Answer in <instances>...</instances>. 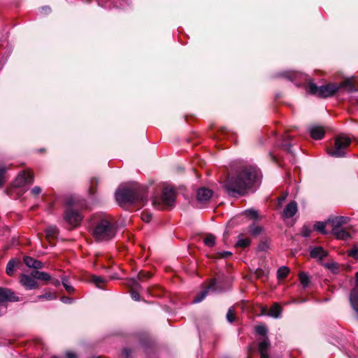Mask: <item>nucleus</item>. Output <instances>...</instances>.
Instances as JSON below:
<instances>
[{"label": "nucleus", "mask_w": 358, "mask_h": 358, "mask_svg": "<svg viewBox=\"0 0 358 358\" xmlns=\"http://www.w3.org/2000/svg\"><path fill=\"white\" fill-rule=\"evenodd\" d=\"M31 192L33 195L37 196L41 192V189L38 186H35L31 189Z\"/></svg>", "instance_id": "46"}, {"label": "nucleus", "mask_w": 358, "mask_h": 358, "mask_svg": "<svg viewBox=\"0 0 358 358\" xmlns=\"http://www.w3.org/2000/svg\"><path fill=\"white\" fill-rule=\"evenodd\" d=\"M52 358H59V357H53Z\"/></svg>", "instance_id": "57"}, {"label": "nucleus", "mask_w": 358, "mask_h": 358, "mask_svg": "<svg viewBox=\"0 0 358 358\" xmlns=\"http://www.w3.org/2000/svg\"><path fill=\"white\" fill-rule=\"evenodd\" d=\"M66 204L69 206V208L64 212V219L71 227H77L83 220V215L78 209H86L87 204L85 200L76 198L69 199Z\"/></svg>", "instance_id": "3"}, {"label": "nucleus", "mask_w": 358, "mask_h": 358, "mask_svg": "<svg viewBox=\"0 0 358 358\" xmlns=\"http://www.w3.org/2000/svg\"><path fill=\"white\" fill-rule=\"evenodd\" d=\"M215 284V280H212L209 286L199 293L193 299V303H199L208 294L210 289H214V285Z\"/></svg>", "instance_id": "14"}, {"label": "nucleus", "mask_w": 358, "mask_h": 358, "mask_svg": "<svg viewBox=\"0 0 358 358\" xmlns=\"http://www.w3.org/2000/svg\"><path fill=\"white\" fill-rule=\"evenodd\" d=\"M142 220L145 222H149L152 219V215L150 213H143L141 215Z\"/></svg>", "instance_id": "44"}, {"label": "nucleus", "mask_w": 358, "mask_h": 358, "mask_svg": "<svg viewBox=\"0 0 358 358\" xmlns=\"http://www.w3.org/2000/svg\"><path fill=\"white\" fill-rule=\"evenodd\" d=\"M281 313V307L277 304H273L269 310V315L274 317H278Z\"/></svg>", "instance_id": "26"}, {"label": "nucleus", "mask_w": 358, "mask_h": 358, "mask_svg": "<svg viewBox=\"0 0 358 358\" xmlns=\"http://www.w3.org/2000/svg\"><path fill=\"white\" fill-rule=\"evenodd\" d=\"M62 301L64 302V303H71V298H69V297H63L62 299Z\"/></svg>", "instance_id": "51"}, {"label": "nucleus", "mask_w": 358, "mask_h": 358, "mask_svg": "<svg viewBox=\"0 0 358 358\" xmlns=\"http://www.w3.org/2000/svg\"><path fill=\"white\" fill-rule=\"evenodd\" d=\"M349 218L343 216H338L332 219H329L328 222L331 224L333 228H342L341 227L348 223Z\"/></svg>", "instance_id": "15"}, {"label": "nucleus", "mask_w": 358, "mask_h": 358, "mask_svg": "<svg viewBox=\"0 0 358 358\" xmlns=\"http://www.w3.org/2000/svg\"><path fill=\"white\" fill-rule=\"evenodd\" d=\"M292 139V136L289 135H286L283 139L281 144V146L285 148V149L288 151L291 152V146L292 145L289 143V141Z\"/></svg>", "instance_id": "30"}, {"label": "nucleus", "mask_w": 358, "mask_h": 358, "mask_svg": "<svg viewBox=\"0 0 358 358\" xmlns=\"http://www.w3.org/2000/svg\"><path fill=\"white\" fill-rule=\"evenodd\" d=\"M34 182V176L29 171H24L20 173L15 181L16 187H22L25 185L31 184Z\"/></svg>", "instance_id": "8"}, {"label": "nucleus", "mask_w": 358, "mask_h": 358, "mask_svg": "<svg viewBox=\"0 0 358 358\" xmlns=\"http://www.w3.org/2000/svg\"><path fill=\"white\" fill-rule=\"evenodd\" d=\"M303 236H304L305 237H308V236H310V231H307V230H305V231L303 232Z\"/></svg>", "instance_id": "54"}, {"label": "nucleus", "mask_w": 358, "mask_h": 358, "mask_svg": "<svg viewBox=\"0 0 358 358\" xmlns=\"http://www.w3.org/2000/svg\"><path fill=\"white\" fill-rule=\"evenodd\" d=\"M24 264L29 268H33L35 269L42 268L43 267V264L38 261L31 257L26 256L24 257Z\"/></svg>", "instance_id": "18"}, {"label": "nucleus", "mask_w": 358, "mask_h": 358, "mask_svg": "<svg viewBox=\"0 0 358 358\" xmlns=\"http://www.w3.org/2000/svg\"><path fill=\"white\" fill-rule=\"evenodd\" d=\"M302 75L297 72H286L283 73V76L288 78L292 81H294L297 78L301 77Z\"/></svg>", "instance_id": "35"}, {"label": "nucleus", "mask_w": 358, "mask_h": 358, "mask_svg": "<svg viewBox=\"0 0 358 358\" xmlns=\"http://www.w3.org/2000/svg\"><path fill=\"white\" fill-rule=\"evenodd\" d=\"M356 286H358V272L356 273Z\"/></svg>", "instance_id": "55"}, {"label": "nucleus", "mask_w": 358, "mask_h": 358, "mask_svg": "<svg viewBox=\"0 0 358 358\" xmlns=\"http://www.w3.org/2000/svg\"><path fill=\"white\" fill-rule=\"evenodd\" d=\"M90 280L99 288H102L101 285L105 282L104 278L96 275L91 276Z\"/></svg>", "instance_id": "29"}, {"label": "nucleus", "mask_w": 358, "mask_h": 358, "mask_svg": "<svg viewBox=\"0 0 358 358\" xmlns=\"http://www.w3.org/2000/svg\"><path fill=\"white\" fill-rule=\"evenodd\" d=\"M31 276L36 280L42 281H49L51 279L50 275L43 271H31Z\"/></svg>", "instance_id": "22"}, {"label": "nucleus", "mask_w": 358, "mask_h": 358, "mask_svg": "<svg viewBox=\"0 0 358 358\" xmlns=\"http://www.w3.org/2000/svg\"><path fill=\"white\" fill-rule=\"evenodd\" d=\"M327 223H329V222H327ZM326 224H327V222H317L314 224V229L323 234H327V231H325Z\"/></svg>", "instance_id": "32"}, {"label": "nucleus", "mask_w": 358, "mask_h": 358, "mask_svg": "<svg viewBox=\"0 0 358 358\" xmlns=\"http://www.w3.org/2000/svg\"><path fill=\"white\" fill-rule=\"evenodd\" d=\"M299 280H300L301 284L304 287H306L309 284V277L304 272H301L299 273Z\"/></svg>", "instance_id": "34"}, {"label": "nucleus", "mask_w": 358, "mask_h": 358, "mask_svg": "<svg viewBox=\"0 0 358 358\" xmlns=\"http://www.w3.org/2000/svg\"><path fill=\"white\" fill-rule=\"evenodd\" d=\"M115 199L120 205L126 203L144 205L147 201L146 189L137 183L130 187L120 188L115 192Z\"/></svg>", "instance_id": "2"}, {"label": "nucleus", "mask_w": 358, "mask_h": 358, "mask_svg": "<svg viewBox=\"0 0 358 358\" xmlns=\"http://www.w3.org/2000/svg\"><path fill=\"white\" fill-rule=\"evenodd\" d=\"M206 245L213 247L215 244V236L213 234H208L203 240Z\"/></svg>", "instance_id": "31"}, {"label": "nucleus", "mask_w": 358, "mask_h": 358, "mask_svg": "<svg viewBox=\"0 0 358 358\" xmlns=\"http://www.w3.org/2000/svg\"><path fill=\"white\" fill-rule=\"evenodd\" d=\"M258 169L252 166H242L231 171L224 181L223 187L231 196L244 195L257 182Z\"/></svg>", "instance_id": "1"}, {"label": "nucleus", "mask_w": 358, "mask_h": 358, "mask_svg": "<svg viewBox=\"0 0 358 358\" xmlns=\"http://www.w3.org/2000/svg\"><path fill=\"white\" fill-rule=\"evenodd\" d=\"M59 233V230L56 226L48 227L45 230L46 238L49 240L55 238Z\"/></svg>", "instance_id": "25"}, {"label": "nucleus", "mask_w": 358, "mask_h": 358, "mask_svg": "<svg viewBox=\"0 0 358 358\" xmlns=\"http://www.w3.org/2000/svg\"><path fill=\"white\" fill-rule=\"evenodd\" d=\"M357 104H358V99H357Z\"/></svg>", "instance_id": "58"}, {"label": "nucleus", "mask_w": 358, "mask_h": 358, "mask_svg": "<svg viewBox=\"0 0 358 358\" xmlns=\"http://www.w3.org/2000/svg\"><path fill=\"white\" fill-rule=\"evenodd\" d=\"M269 241L268 239L264 238L261 240L259 245L258 250L259 251H265L269 248Z\"/></svg>", "instance_id": "33"}, {"label": "nucleus", "mask_w": 358, "mask_h": 358, "mask_svg": "<svg viewBox=\"0 0 358 358\" xmlns=\"http://www.w3.org/2000/svg\"><path fill=\"white\" fill-rule=\"evenodd\" d=\"M55 285H59V282L58 280H56V282H55Z\"/></svg>", "instance_id": "56"}, {"label": "nucleus", "mask_w": 358, "mask_h": 358, "mask_svg": "<svg viewBox=\"0 0 358 358\" xmlns=\"http://www.w3.org/2000/svg\"><path fill=\"white\" fill-rule=\"evenodd\" d=\"M232 255V253L231 252H217L216 255V258H227L228 257H230Z\"/></svg>", "instance_id": "45"}, {"label": "nucleus", "mask_w": 358, "mask_h": 358, "mask_svg": "<svg viewBox=\"0 0 358 358\" xmlns=\"http://www.w3.org/2000/svg\"><path fill=\"white\" fill-rule=\"evenodd\" d=\"M150 277H151V274L150 273V272L141 271L138 274V278L140 280H145L146 278H149Z\"/></svg>", "instance_id": "42"}, {"label": "nucleus", "mask_w": 358, "mask_h": 358, "mask_svg": "<svg viewBox=\"0 0 358 358\" xmlns=\"http://www.w3.org/2000/svg\"><path fill=\"white\" fill-rule=\"evenodd\" d=\"M115 234L116 228L110 216H105L98 220L92 229V236L98 242L110 241Z\"/></svg>", "instance_id": "4"}, {"label": "nucleus", "mask_w": 358, "mask_h": 358, "mask_svg": "<svg viewBox=\"0 0 358 358\" xmlns=\"http://www.w3.org/2000/svg\"><path fill=\"white\" fill-rule=\"evenodd\" d=\"M255 331H256L257 334H258L259 335H262V336H266V334L267 333V329L264 325L257 326L255 328Z\"/></svg>", "instance_id": "39"}, {"label": "nucleus", "mask_w": 358, "mask_h": 358, "mask_svg": "<svg viewBox=\"0 0 358 358\" xmlns=\"http://www.w3.org/2000/svg\"><path fill=\"white\" fill-rule=\"evenodd\" d=\"M351 138L345 135H340L335 138L334 146L327 150L329 155L335 157H344L347 152Z\"/></svg>", "instance_id": "7"}, {"label": "nucleus", "mask_w": 358, "mask_h": 358, "mask_svg": "<svg viewBox=\"0 0 358 358\" xmlns=\"http://www.w3.org/2000/svg\"><path fill=\"white\" fill-rule=\"evenodd\" d=\"M327 252L322 247H315L310 250V256L313 258L322 259L327 257Z\"/></svg>", "instance_id": "21"}, {"label": "nucleus", "mask_w": 358, "mask_h": 358, "mask_svg": "<svg viewBox=\"0 0 358 358\" xmlns=\"http://www.w3.org/2000/svg\"><path fill=\"white\" fill-rule=\"evenodd\" d=\"M289 269L287 266H281L278 268L277 274L279 279H283L287 276Z\"/></svg>", "instance_id": "28"}, {"label": "nucleus", "mask_w": 358, "mask_h": 358, "mask_svg": "<svg viewBox=\"0 0 358 358\" xmlns=\"http://www.w3.org/2000/svg\"><path fill=\"white\" fill-rule=\"evenodd\" d=\"M287 197V194L284 195V196H282L281 197H280L278 199V202L280 204H281L286 199Z\"/></svg>", "instance_id": "52"}, {"label": "nucleus", "mask_w": 358, "mask_h": 358, "mask_svg": "<svg viewBox=\"0 0 358 358\" xmlns=\"http://www.w3.org/2000/svg\"><path fill=\"white\" fill-rule=\"evenodd\" d=\"M251 243V239L248 237H245L243 234H241L238 236V241L235 244V247L245 248L248 247Z\"/></svg>", "instance_id": "20"}, {"label": "nucleus", "mask_w": 358, "mask_h": 358, "mask_svg": "<svg viewBox=\"0 0 358 358\" xmlns=\"http://www.w3.org/2000/svg\"><path fill=\"white\" fill-rule=\"evenodd\" d=\"M98 182V179L96 178H92L90 180V185L88 189V192L90 195H94L96 193Z\"/></svg>", "instance_id": "27"}, {"label": "nucleus", "mask_w": 358, "mask_h": 358, "mask_svg": "<svg viewBox=\"0 0 358 358\" xmlns=\"http://www.w3.org/2000/svg\"><path fill=\"white\" fill-rule=\"evenodd\" d=\"M6 311V307L0 303V316L5 313Z\"/></svg>", "instance_id": "50"}, {"label": "nucleus", "mask_w": 358, "mask_h": 358, "mask_svg": "<svg viewBox=\"0 0 358 358\" xmlns=\"http://www.w3.org/2000/svg\"><path fill=\"white\" fill-rule=\"evenodd\" d=\"M306 90L310 94L320 98H327L334 96L338 91L339 86L336 83H330L319 87L310 80Z\"/></svg>", "instance_id": "5"}, {"label": "nucleus", "mask_w": 358, "mask_h": 358, "mask_svg": "<svg viewBox=\"0 0 358 358\" xmlns=\"http://www.w3.org/2000/svg\"><path fill=\"white\" fill-rule=\"evenodd\" d=\"M131 296L135 301L140 300V295L138 292V290L141 288V285L136 280H132L131 282Z\"/></svg>", "instance_id": "23"}, {"label": "nucleus", "mask_w": 358, "mask_h": 358, "mask_svg": "<svg viewBox=\"0 0 358 358\" xmlns=\"http://www.w3.org/2000/svg\"><path fill=\"white\" fill-rule=\"evenodd\" d=\"M324 130L323 127L320 126H314L310 128V136L315 140H320L324 136Z\"/></svg>", "instance_id": "17"}, {"label": "nucleus", "mask_w": 358, "mask_h": 358, "mask_svg": "<svg viewBox=\"0 0 358 358\" xmlns=\"http://www.w3.org/2000/svg\"><path fill=\"white\" fill-rule=\"evenodd\" d=\"M263 273L264 272L262 270H257L256 271V273H257V275L258 278H261L262 274H263Z\"/></svg>", "instance_id": "53"}, {"label": "nucleus", "mask_w": 358, "mask_h": 358, "mask_svg": "<svg viewBox=\"0 0 358 358\" xmlns=\"http://www.w3.org/2000/svg\"><path fill=\"white\" fill-rule=\"evenodd\" d=\"M332 234L341 240H347L350 237V233L344 228H333Z\"/></svg>", "instance_id": "19"}, {"label": "nucleus", "mask_w": 358, "mask_h": 358, "mask_svg": "<svg viewBox=\"0 0 358 358\" xmlns=\"http://www.w3.org/2000/svg\"><path fill=\"white\" fill-rule=\"evenodd\" d=\"M348 255L352 257H354V258H357V257H358V250H357V248H355L352 249L350 251H349Z\"/></svg>", "instance_id": "47"}, {"label": "nucleus", "mask_w": 358, "mask_h": 358, "mask_svg": "<svg viewBox=\"0 0 358 358\" xmlns=\"http://www.w3.org/2000/svg\"><path fill=\"white\" fill-rule=\"evenodd\" d=\"M176 192L173 187H165L162 190L161 198L155 197L152 200V205L158 209H164L172 206L175 203Z\"/></svg>", "instance_id": "6"}, {"label": "nucleus", "mask_w": 358, "mask_h": 358, "mask_svg": "<svg viewBox=\"0 0 358 358\" xmlns=\"http://www.w3.org/2000/svg\"><path fill=\"white\" fill-rule=\"evenodd\" d=\"M227 319L229 322H233L235 320V312L233 308H230L228 310L227 314Z\"/></svg>", "instance_id": "38"}, {"label": "nucleus", "mask_w": 358, "mask_h": 358, "mask_svg": "<svg viewBox=\"0 0 358 358\" xmlns=\"http://www.w3.org/2000/svg\"><path fill=\"white\" fill-rule=\"evenodd\" d=\"M66 358H77V356L75 353L71 352H67L66 353Z\"/></svg>", "instance_id": "49"}, {"label": "nucleus", "mask_w": 358, "mask_h": 358, "mask_svg": "<svg viewBox=\"0 0 358 358\" xmlns=\"http://www.w3.org/2000/svg\"><path fill=\"white\" fill-rule=\"evenodd\" d=\"M20 282L27 289H34L39 288L38 283L36 281V279L30 275L22 274L20 278Z\"/></svg>", "instance_id": "10"}, {"label": "nucleus", "mask_w": 358, "mask_h": 358, "mask_svg": "<svg viewBox=\"0 0 358 358\" xmlns=\"http://www.w3.org/2000/svg\"><path fill=\"white\" fill-rule=\"evenodd\" d=\"M15 263L13 260H10L7 264L6 272L7 275L11 276L13 274Z\"/></svg>", "instance_id": "36"}, {"label": "nucleus", "mask_w": 358, "mask_h": 358, "mask_svg": "<svg viewBox=\"0 0 358 358\" xmlns=\"http://www.w3.org/2000/svg\"><path fill=\"white\" fill-rule=\"evenodd\" d=\"M264 231L262 227L252 224L248 227V232L254 237H256L261 234Z\"/></svg>", "instance_id": "24"}, {"label": "nucleus", "mask_w": 358, "mask_h": 358, "mask_svg": "<svg viewBox=\"0 0 358 358\" xmlns=\"http://www.w3.org/2000/svg\"><path fill=\"white\" fill-rule=\"evenodd\" d=\"M297 211L298 208L296 202L292 201L285 206L282 215L285 218H290L292 217Z\"/></svg>", "instance_id": "13"}, {"label": "nucleus", "mask_w": 358, "mask_h": 358, "mask_svg": "<svg viewBox=\"0 0 358 358\" xmlns=\"http://www.w3.org/2000/svg\"><path fill=\"white\" fill-rule=\"evenodd\" d=\"M270 343L267 337H265L259 343V351L261 355V358H268V354L267 352L269 348Z\"/></svg>", "instance_id": "16"}, {"label": "nucleus", "mask_w": 358, "mask_h": 358, "mask_svg": "<svg viewBox=\"0 0 358 358\" xmlns=\"http://www.w3.org/2000/svg\"><path fill=\"white\" fill-rule=\"evenodd\" d=\"M38 299L52 300V299H56V295L55 293L48 292V293H45L44 294L38 296Z\"/></svg>", "instance_id": "37"}, {"label": "nucleus", "mask_w": 358, "mask_h": 358, "mask_svg": "<svg viewBox=\"0 0 358 358\" xmlns=\"http://www.w3.org/2000/svg\"><path fill=\"white\" fill-rule=\"evenodd\" d=\"M340 88H345L348 92H357L358 91V82L354 78H350L341 83L338 84Z\"/></svg>", "instance_id": "11"}, {"label": "nucleus", "mask_w": 358, "mask_h": 358, "mask_svg": "<svg viewBox=\"0 0 358 358\" xmlns=\"http://www.w3.org/2000/svg\"><path fill=\"white\" fill-rule=\"evenodd\" d=\"M6 171V168H4V167L0 168V187H1L5 182Z\"/></svg>", "instance_id": "41"}, {"label": "nucleus", "mask_w": 358, "mask_h": 358, "mask_svg": "<svg viewBox=\"0 0 358 358\" xmlns=\"http://www.w3.org/2000/svg\"><path fill=\"white\" fill-rule=\"evenodd\" d=\"M19 297L17 296L11 289L0 287V303L7 301H18Z\"/></svg>", "instance_id": "9"}, {"label": "nucleus", "mask_w": 358, "mask_h": 358, "mask_svg": "<svg viewBox=\"0 0 358 358\" xmlns=\"http://www.w3.org/2000/svg\"><path fill=\"white\" fill-rule=\"evenodd\" d=\"M245 214L252 218H256L257 217V212L253 209L246 210Z\"/></svg>", "instance_id": "43"}, {"label": "nucleus", "mask_w": 358, "mask_h": 358, "mask_svg": "<svg viewBox=\"0 0 358 358\" xmlns=\"http://www.w3.org/2000/svg\"><path fill=\"white\" fill-rule=\"evenodd\" d=\"M131 353V351L130 349H128V348H124L123 350H122V356L124 357V358H129L130 357V355Z\"/></svg>", "instance_id": "48"}, {"label": "nucleus", "mask_w": 358, "mask_h": 358, "mask_svg": "<svg viewBox=\"0 0 358 358\" xmlns=\"http://www.w3.org/2000/svg\"><path fill=\"white\" fill-rule=\"evenodd\" d=\"M62 285H64V287H65L66 290L68 292L71 293L73 292V287L71 285H69L68 280L66 278L62 279Z\"/></svg>", "instance_id": "40"}, {"label": "nucleus", "mask_w": 358, "mask_h": 358, "mask_svg": "<svg viewBox=\"0 0 358 358\" xmlns=\"http://www.w3.org/2000/svg\"><path fill=\"white\" fill-rule=\"evenodd\" d=\"M212 196V190L206 187H202L198 189L196 198L199 202L206 203L211 199Z\"/></svg>", "instance_id": "12"}]
</instances>
